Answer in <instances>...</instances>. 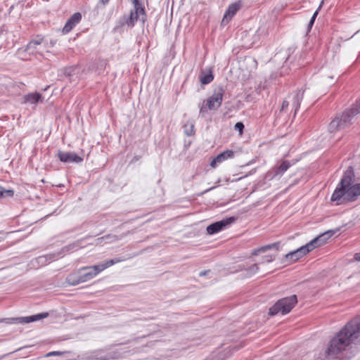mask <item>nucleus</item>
Instances as JSON below:
<instances>
[{
	"mask_svg": "<svg viewBox=\"0 0 360 360\" xmlns=\"http://www.w3.org/2000/svg\"><path fill=\"white\" fill-rule=\"evenodd\" d=\"M214 79L212 72L203 74L200 76V81L202 84H210Z\"/></svg>",
	"mask_w": 360,
	"mask_h": 360,
	"instance_id": "nucleus-23",
	"label": "nucleus"
},
{
	"mask_svg": "<svg viewBox=\"0 0 360 360\" xmlns=\"http://www.w3.org/2000/svg\"><path fill=\"white\" fill-rule=\"evenodd\" d=\"M140 16L141 17L142 21L144 22L146 16L144 8L143 6H134V9L131 11L130 15L127 18L124 17L123 21L120 22L121 25L126 23L128 27H132Z\"/></svg>",
	"mask_w": 360,
	"mask_h": 360,
	"instance_id": "nucleus-8",
	"label": "nucleus"
},
{
	"mask_svg": "<svg viewBox=\"0 0 360 360\" xmlns=\"http://www.w3.org/2000/svg\"><path fill=\"white\" fill-rule=\"evenodd\" d=\"M66 283L69 285L75 286L78 284L82 283V274L80 273V268L71 274H70L65 278Z\"/></svg>",
	"mask_w": 360,
	"mask_h": 360,
	"instance_id": "nucleus-18",
	"label": "nucleus"
},
{
	"mask_svg": "<svg viewBox=\"0 0 360 360\" xmlns=\"http://www.w3.org/2000/svg\"><path fill=\"white\" fill-rule=\"evenodd\" d=\"M354 177L352 168L349 167L331 196V201L341 205L345 202H354L360 195V183L352 185Z\"/></svg>",
	"mask_w": 360,
	"mask_h": 360,
	"instance_id": "nucleus-2",
	"label": "nucleus"
},
{
	"mask_svg": "<svg viewBox=\"0 0 360 360\" xmlns=\"http://www.w3.org/2000/svg\"><path fill=\"white\" fill-rule=\"evenodd\" d=\"M290 167V163L287 161H283L281 165L273 167L266 175V178L269 180L274 179H279L287 169Z\"/></svg>",
	"mask_w": 360,
	"mask_h": 360,
	"instance_id": "nucleus-11",
	"label": "nucleus"
},
{
	"mask_svg": "<svg viewBox=\"0 0 360 360\" xmlns=\"http://www.w3.org/2000/svg\"><path fill=\"white\" fill-rule=\"evenodd\" d=\"M242 4L240 1L235 2L230 4L226 11L224 18L221 20V25H226L229 22L231 18L236 15L238 11L241 8Z\"/></svg>",
	"mask_w": 360,
	"mask_h": 360,
	"instance_id": "nucleus-15",
	"label": "nucleus"
},
{
	"mask_svg": "<svg viewBox=\"0 0 360 360\" xmlns=\"http://www.w3.org/2000/svg\"><path fill=\"white\" fill-rule=\"evenodd\" d=\"M351 109L354 111V112L357 115L360 113V100L356 101V103L353 105Z\"/></svg>",
	"mask_w": 360,
	"mask_h": 360,
	"instance_id": "nucleus-30",
	"label": "nucleus"
},
{
	"mask_svg": "<svg viewBox=\"0 0 360 360\" xmlns=\"http://www.w3.org/2000/svg\"><path fill=\"white\" fill-rule=\"evenodd\" d=\"M354 259L356 261H360V253H356L354 255Z\"/></svg>",
	"mask_w": 360,
	"mask_h": 360,
	"instance_id": "nucleus-34",
	"label": "nucleus"
},
{
	"mask_svg": "<svg viewBox=\"0 0 360 360\" xmlns=\"http://www.w3.org/2000/svg\"><path fill=\"white\" fill-rule=\"evenodd\" d=\"M212 188H209V189H207L205 192H207V191H211Z\"/></svg>",
	"mask_w": 360,
	"mask_h": 360,
	"instance_id": "nucleus-38",
	"label": "nucleus"
},
{
	"mask_svg": "<svg viewBox=\"0 0 360 360\" xmlns=\"http://www.w3.org/2000/svg\"><path fill=\"white\" fill-rule=\"evenodd\" d=\"M351 109L354 111V112L357 115L360 113V100L356 101V103L353 105Z\"/></svg>",
	"mask_w": 360,
	"mask_h": 360,
	"instance_id": "nucleus-31",
	"label": "nucleus"
},
{
	"mask_svg": "<svg viewBox=\"0 0 360 360\" xmlns=\"http://www.w3.org/2000/svg\"><path fill=\"white\" fill-rule=\"evenodd\" d=\"M234 156V152L231 150H226L219 153L216 158H214L210 162V166L213 168L216 167L217 165L221 163L224 160L232 158Z\"/></svg>",
	"mask_w": 360,
	"mask_h": 360,
	"instance_id": "nucleus-17",
	"label": "nucleus"
},
{
	"mask_svg": "<svg viewBox=\"0 0 360 360\" xmlns=\"http://www.w3.org/2000/svg\"><path fill=\"white\" fill-rule=\"evenodd\" d=\"M236 218L231 217L226 219H224L221 221L214 222L207 227V232L210 235H213L221 231L224 227L234 222Z\"/></svg>",
	"mask_w": 360,
	"mask_h": 360,
	"instance_id": "nucleus-12",
	"label": "nucleus"
},
{
	"mask_svg": "<svg viewBox=\"0 0 360 360\" xmlns=\"http://www.w3.org/2000/svg\"><path fill=\"white\" fill-rule=\"evenodd\" d=\"M49 314L47 312L40 313L35 315L25 316V317H17V318H8L5 319L6 323H28L33 321H37L42 319L48 317Z\"/></svg>",
	"mask_w": 360,
	"mask_h": 360,
	"instance_id": "nucleus-10",
	"label": "nucleus"
},
{
	"mask_svg": "<svg viewBox=\"0 0 360 360\" xmlns=\"http://www.w3.org/2000/svg\"><path fill=\"white\" fill-rule=\"evenodd\" d=\"M184 133L190 136L194 134V124L191 122H187L184 126Z\"/></svg>",
	"mask_w": 360,
	"mask_h": 360,
	"instance_id": "nucleus-24",
	"label": "nucleus"
},
{
	"mask_svg": "<svg viewBox=\"0 0 360 360\" xmlns=\"http://www.w3.org/2000/svg\"><path fill=\"white\" fill-rule=\"evenodd\" d=\"M323 1H321V4L319 5V7L318 8V9L314 12V13L313 14L309 24H308V30H310V29L312 27L314 23V21L316 20V18L319 13V10L320 9V8L321 7L322 4H323Z\"/></svg>",
	"mask_w": 360,
	"mask_h": 360,
	"instance_id": "nucleus-27",
	"label": "nucleus"
},
{
	"mask_svg": "<svg viewBox=\"0 0 360 360\" xmlns=\"http://www.w3.org/2000/svg\"><path fill=\"white\" fill-rule=\"evenodd\" d=\"M275 259V257L274 255H266L262 258V262H259V264H262L264 263H269L273 262Z\"/></svg>",
	"mask_w": 360,
	"mask_h": 360,
	"instance_id": "nucleus-29",
	"label": "nucleus"
},
{
	"mask_svg": "<svg viewBox=\"0 0 360 360\" xmlns=\"http://www.w3.org/2000/svg\"><path fill=\"white\" fill-rule=\"evenodd\" d=\"M331 236L332 234H330L329 232H326L319 235L318 237L314 238L312 240L308 243L307 244H311V248H309L311 251L315 248L324 244Z\"/></svg>",
	"mask_w": 360,
	"mask_h": 360,
	"instance_id": "nucleus-19",
	"label": "nucleus"
},
{
	"mask_svg": "<svg viewBox=\"0 0 360 360\" xmlns=\"http://www.w3.org/2000/svg\"><path fill=\"white\" fill-rule=\"evenodd\" d=\"M82 241V240H77V241L73 242L72 243H70V244L65 246L63 248V252H69V251H71L73 250H77V249L83 248L84 246H82L81 245Z\"/></svg>",
	"mask_w": 360,
	"mask_h": 360,
	"instance_id": "nucleus-22",
	"label": "nucleus"
},
{
	"mask_svg": "<svg viewBox=\"0 0 360 360\" xmlns=\"http://www.w3.org/2000/svg\"><path fill=\"white\" fill-rule=\"evenodd\" d=\"M207 272H208V271H201V272H200L199 275H200V276H205V275L207 274Z\"/></svg>",
	"mask_w": 360,
	"mask_h": 360,
	"instance_id": "nucleus-36",
	"label": "nucleus"
},
{
	"mask_svg": "<svg viewBox=\"0 0 360 360\" xmlns=\"http://www.w3.org/2000/svg\"><path fill=\"white\" fill-rule=\"evenodd\" d=\"M123 260L124 259L122 258H114L112 259L103 261L96 265L81 267L80 273L82 274L83 283L91 280L105 269Z\"/></svg>",
	"mask_w": 360,
	"mask_h": 360,
	"instance_id": "nucleus-3",
	"label": "nucleus"
},
{
	"mask_svg": "<svg viewBox=\"0 0 360 360\" xmlns=\"http://www.w3.org/2000/svg\"><path fill=\"white\" fill-rule=\"evenodd\" d=\"M259 264H254L252 266H250L247 270H246V276H252L255 275L257 272L259 271Z\"/></svg>",
	"mask_w": 360,
	"mask_h": 360,
	"instance_id": "nucleus-26",
	"label": "nucleus"
},
{
	"mask_svg": "<svg viewBox=\"0 0 360 360\" xmlns=\"http://www.w3.org/2000/svg\"><path fill=\"white\" fill-rule=\"evenodd\" d=\"M224 91L222 88L219 87L214 90L213 94L207 99V105L209 110L218 109L222 103Z\"/></svg>",
	"mask_w": 360,
	"mask_h": 360,
	"instance_id": "nucleus-9",
	"label": "nucleus"
},
{
	"mask_svg": "<svg viewBox=\"0 0 360 360\" xmlns=\"http://www.w3.org/2000/svg\"><path fill=\"white\" fill-rule=\"evenodd\" d=\"M110 0H99V2L102 4L103 5H106Z\"/></svg>",
	"mask_w": 360,
	"mask_h": 360,
	"instance_id": "nucleus-35",
	"label": "nucleus"
},
{
	"mask_svg": "<svg viewBox=\"0 0 360 360\" xmlns=\"http://www.w3.org/2000/svg\"><path fill=\"white\" fill-rule=\"evenodd\" d=\"M205 108H204L203 106H202V107L200 108V113H202V112H205Z\"/></svg>",
	"mask_w": 360,
	"mask_h": 360,
	"instance_id": "nucleus-37",
	"label": "nucleus"
},
{
	"mask_svg": "<svg viewBox=\"0 0 360 360\" xmlns=\"http://www.w3.org/2000/svg\"><path fill=\"white\" fill-rule=\"evenodd\" d=\"M57 157L61 162L65 163H79L83 160L82 157L77 155L74 152H64L58 150Z\"/></svg>",
	"mask_w": 360,
	"mask_h": 360,
	"instance_id": "nucleus-14",
	"label": "nucleus"
},
{
	"mask_svg": "<svg viewBox=\"0 0 360 360\" xmlns=\"http://www.w3.org/2000/svg\"><path fill=\"white\" fill-rule=\"evenodd\" d=\"M311 246V244H306L305 245L300 247L296 250L288 253L285 255V259L292 262H296L300 258H301L302 257H303L304 255H305L306 254L311 251V250L309 249Z\"/></svg>",
	"mask_w": 360,
	"mask_h": 360,
	"instance_id": "nucleus-13",
	"label": "nucleus"
},
{
	"mask_svg": "<svg viewBox=\"0 0 360 360\" xmlns=\"http://www.w3.org/2000/svg\"><path fill=\"white\" fill-rule=\"evenodd\" d=\"M82 20V14L79 12L75 13L66 22L63 28L64 34L69 33Z\"/></svg>",
	"mask_w": 360,
	"mask_h": 360,
	"instance_id": "nucleus-16",
	"label": "nucleus"
},
{
	"mask_svg": "<svg viewBox=\"0 0 360 360\" xmlns=\"http://www.w3.org/2000/svg\"><path fill=\"white\" fill-rule=\"evenodd\" d=\"M13 191L12 190H4L0 186V198L4 196H13Z\"/></svg>",
	"mask_w": 360,
	"mask_h": 360,
	"instance_id": "nucleus-28",
	"label": "nucleus"
},
{
	"mask_svg": "<svg viewBox=\"0 0 360 360\" xmlns=\"http://www.w3.org/2000/svg\"><path fill=\"white\" fill-rule=\"evenodd\" d=\"M304 91V89H297V91L292 92L291 94L288 95L282 103L280 112H287L289 106L290 105L292 110H294L295 117L300 108Z\"/></svg>",
	"mask_w": 360,
	"mask_h": 360,
	"instance_id": "nucleus-7",
	"label": "nucleus"
},
{
	"mask_svg": "<svg viewBox=\"0 0 360 360\" xmlns=\"http://www.w3.org/2000/svg\"><path fill=\"white\" fill-rule=\"evenodd\" d=\"M356 115L354 111L349 108L345 110L340 116H337L328 125V131L330 133L347 128L351 124L352 119Z\"/></svg>",
	"mask_w": 360,
	"mask_h": 360,
	"instance_id": "nucleus-5",
	"label": "nucleus"
},
{
	"mask_svg": "<svg viewBox=\"0 0 360 360\" xmlns=\"http://www.w3.org/2000/svg\"><path fill=\"white\" fill-rule=\"evenodd\" d=\"M235 129L236 130H238L240 134H241L243 133V129H244V124L239 122H237L236 124H235Z\"/></svg>",
	"mask_w": 360,
	"mask_h": 360,
	"instance_id": "nucleus-32",
	"label": "nucleus"
},
{
	"mask_svg": "<svg viewBox=\"0 0 360 360\" xmlns=\"http://www.w3.org/2000/svg\"><path fill=\"white\" fill-rule=\"evenodd\" d=\"M278 245H279V243H272V244H270V245H267L263 246V247H262L260 248H258V249H254L252 251V255H257L260 252H264L266 250H270L271 248H276V250H278Z\"/></svg>",
	"mask_w": 360,
	"mask_h": 360,
	"instance_id": "nucleus-21",
	"label": "nucleus"
},
{
	"mask_svg": "<svg viewBox=\"0 0 360 360\" xmlns=\"http://www.w3.org/2000/svg\"><path fill=\"white\" fill-rule=\"evenodd\" d=\"M24 103L37 104L39 101H42V96L39 93H31L25 95L23 98Z\"/></svg>",
	"mask_w": 360,
	"mask_h": 360,
	"instance_id": "nucleus-20",
	"label": "nucleus"
},
{
	"mask_svg": "<svg viewBox=\"0 0 360 360\" xmlns=\"http://www.w3.org/2000/svg\"><path fill=\"white\" fill-rule=\"evenodd\" d=\"M360 335V318H356L349 322L329 343L326 354L330 357L338 355L350 345Z\"/></svg>",
	"mask_w": 360,
	"mask_h": 360,
	"instance_id": "nucleus-1",
	"label": "nucleus"
},
{
	"mask_svg": "<svg viewBox=\"0 0 360 360\" xmlns=\"http://www.w3.org/2000/svg\"><path fill=\"white\" fill-rule=\"evenodd\" d=\"M53 45L54 43L51 41L50 46H49V43L41 35H37L30 41L23 50L20 49L18 51H23L27 52L29 55H42L44 51H48L47 49Z\"/></svg>",
	"mask_w": 360,
	"mask_h": 360,
	"instance_id": "nucleus-4",
	"label": "nucleus"
},
{
	"mask_svg": "<svg viewBox=\"0 0 360 360\" xmlns=\"http://www.w3.org/2000/svg\"><path fill=\"white\" fill-rule=\"evenodd\" d=\"M297 302L296 295H292L279 300L274 306L269 309V314L274 316L281 313L284 315L289 313Z\"/></svg>",
	"mask_w": 360,
	"mask_h": 360,
	"instance_id": "nucleus-6",
	"label": "nucleus"
},
{
	"mask_svg": "<svg viewBox=\"0 0 360 360\" xmlns=\"http://www.w3.org/2000/svg\"><path fill=\"white\" fill-rule=\"evenodd\" d=\"M54 257H55V255H48L39 257L38 258H37V261L38 264H39L41 265H45L49 260H51Z\"/></svg>",
	"mask_w": 360,
	"mask_h": 360,
	"instance_id": "nucleus-25",
	"label": "nucleus"
},
{
	"mask_svg": "<svg viewBox=\"0 0 360 360\" xmlns=\"http://www.w3.org/2000/svg\"><path fill=\"white\" fill-rule=\"evenodd\" d=\"M61 354V352H49L46 354V356H57V355H60Z\"/></svg>",
	"mask_w": 360,
	"mask_h": 360,
	"instance_id": "nucleus-33",
	"label": "nucleus"
}]
</instances>
